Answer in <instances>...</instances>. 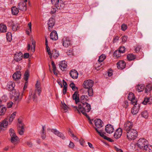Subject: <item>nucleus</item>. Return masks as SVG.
Here are the masks:
<instances>
[{
  "mask_svg": "<svg viewBox=\"0 0 152 152\" xmlns=\"http://www.w3.org/2000/svg\"><path fill=\"white\" fill-rule=\"evenodd\" d=\"M72 107L74 109L75 111H77L78 113H80V111L87 118H89V116L86 113L87 112H89L91 110L90 104L87 102H85L83 104H79L78 108L76 106H72Z\"/></svg>",
  "mask_w": 152,
  "mask_h": 152,
  "instance_id": "obj_1",
  "label": "nucleus"
},
{
  "mask_svg": "<svg viewBox=\"0 0 152 152\" xmlns=\"http://www.w3.org/2000/svg\"><path fill=\"white\" fill-rule=\"evenodd\" d=\"M94 82L91 80H88L85 81L83 84V86L84 88L87 89L88 96H92L93 95V90L92 87L93 85Z\"/></svg>",
  "mask_w": 152,
  "mask_h": 152,
  "instance_id": "obj_2",
  "label": "nucleus"
},
{
  "mask_svg": "<svg viewBox=\"0 0 152 152\" xmlns=\"http://www.w3.org/2000/svg\"><path fill=\"white\" fill-rule=\"evenodd\" d=\"M126 135L127 138L129 140H134L137 138L138 133L136 130L134 129L127 131Z\"/></svg>",
  "mask_w": 152,
  "mask_h": 152,
  "instance_id": "obj_3",
  "label": "nucleus"
},
{
  "mask_svg": "<svg viewBox=\"0 0 152 152\" xmlns=\"http://www.w3.org/2000/svg\"><path fill=\"white\" fill-rule=\"evenodd\" d=\"M9 133L11 137V142L14 145L17 144L19 141L20 140L16 135L14 130L12 129L9 130Z\"/></svg>",
  "mask_w": 152,
  "mask_h": 152,
  "instance_id": "obj_4",
  "label": "nucleus"
},
{
  "mask_svg": "<svg viewBox=\"0 0 152 152\" xmlns=\"http://www.w3.org/2000/svg\"><path fill=\"white\" fill-rule=\"evenodd\" d=\"M148 141L145 138H140L137 143L139 148L144 151L148 145Z\"/></svg>",
  "mask_w": 152,
  "mask_h": 152,
  "instance_id": "obj_5",
  "label": "nucleus"
},
{
  "mask_svg": "<svg viewBox=\"0 0 152 152\" xmlns=\"http://www.w3.org/2000/svg\"><path fill=\"white\" fill-rule=\"evenodd\" d=\"M94 122L95 127L94 128L96 132L98 133V132L101 133H103V132H102L101 130L99 131L98 129L100 128L103 126L102 121L100 119H96L94 120Z\"/></svg>",
  "mask_w": 152,
  "mask_h": 152,
  "instance_id": "obj_6",
  "label": "nucleus"
},
{
  "mask_svg": "<svg viewBox=\"0 0 152 152\" xmlns=\"http://www.w3.org/2000/svg\"><path fill=\"white\" fill-rule=\"evenodd\" d=\"M52 3L54 4L57 9L62 8L64 6V4L61 2H59V0H51Z\"/></svg>",
  "mask_w": 152,
  "mask_h": 152,
  "instance_id": "obj_7",
  "label": "nucleus"
},
{
  "mask_svg": "<svg viewBox=\"0 0 152 152\" xmlns=\"http://www.w3.org/2000/svg\"><path fill=\"white\" fill-rule=\"evenodd\" d=\"M63 46L66 48H67L71 45V41L68 37H64L61 40Z\"/></svg>",
  "mask_w": 152,
  "mask_h": 152,
  "instance_id": "obj_8",
  "label": "nucleus"
},
{
  "mask_svg": "<svg viewBox=\"0 0 152 152\" xmlns=\"http://www.w3.org/2000/svg\"><path fill=\"white\" fill-rule=\"evenodd\" d=\"M132 122L129 121H127L125 123L124 125V128L126 131L134 129H132L133 127Z\"/></svg>",
  "mask_w": 152,
  "mask_h": 152,
  "instance_id": "obj_9",
  "label": "nucleus"
},
{
  "mask_svg": "<svg viewBox=\"0 0 152 152\" xmlns=\"http://www.w3.org/2000/svg\"><path fill=\"white\" fill-rule=\"evenodd\" d=\"M12 95L14 97V100L16 102L18 103L21 100L22 97L21 96H20V93L18 91H15L13 93Z\"/></svg>",
  "mask_w": 152,
  "mask_h": 152,
  "instance_id": "obj_10",
  "label": "nucleus"
},
{
  "mask_svg": "<svg viewBox=\"0 0 152 152\" xmlns=\"http://www.w3.org/2000/svg\"><path fill=\"white\" fill-rule=\"evenodd\" d=\"M122 129L121 128H118L115 130L114 134V137L116 139L119 138L122 135Z\"/></svg>",
  "mask_w": 152,
  "mask_h": 152,
  "instance_id": "obj_11",
  "label": "nucleus"
},
{
  "mask_svg": "<svg viewBox=\"0 0 152 152\" xmlns=\"http://www.w3.org/2000/svg\"><path fill=\"white\" fill-rule=\"evenodd\" d=\"M51 131L55 134L57 135L62 139L63 140L65 139V137L63 134L62 133L59 132V131L57 130L56 129H51Z\"/></svg>",
  "mask_w": 152,
  "mask_h": 152,
  "instance_id": "obj_12",
  "label": "nucleus"
},
{
  "mask_svg": "<svg viewBox=\"0 0 152 152\" xmlns=\"http://www.w3.org/2000/svg\"><path fill=\"white\" fill-rule=\"evenodd\" d=\"M18 8L20 10L22 11L26 10L27 9L26 3L24 1L20 2L18 5Z\"/></svg>",
  "mask_w": 152,
  "mask_h": 152,
  "instance_id": "obj_13",
  "label": "nucleus"
},
{
  "mask_svg": "<svg viewBox=\"0 0 152 152\" xmlns=\"http://www.w3.org/2000/svg\"><path fill=\"white\" fill-rule=\"evenodd\" d=\"M35 87L36 89L35 91H37L38 95H40L42 91V88L41 87V83L39 81L37 80L35 84Z\"/></svg>",
  "mask_w": 152,
  "mask_h": 152,
  "instance_id": "obj_14",
  "label": "nucleus"
},
{
  "mask_svg": "<svg viewBox=\"0 0 152 152\" xmlns=\"http://www.w3.org/2000/svg\"><path fill=\"white\" fill-rule=\"evenodd\" d=\"M113 126L110 124L107 125L105 126V130L106 132L109 134L112 133L114 131Z\"/></svg>",
  "mask_w": 152,
  "mask_h": 152,
  "instance_id": "obj_15",
  "label": "nucleus"
},
{
  "mask_svg": "<svg viewBox=\"0 0 152 152\" xmlns=\"http://www.w3.org/2000/svg\"><path fill=\"white\" fill-rule=\"evenodd\" d=\"M55 24V20L53 18L49 19L48 22V29L50 31H51L52 28Z\"/></svg>",
  "mask_w": 152,
  "mask_h": 152,
  "instance_id": "obj_16",
  "label": "nucleus"
},
{
  "mask_svg": "<svg viewBox=\"0 0 152 152\" xmlns=\"http://www.w3.org/2000/svg\"><path fill=\"white\" fill-rule=\"evenodd\" d=\"M23 54L20 52L16 53L15 55V60L17 62H18L22 59Z\"/></svg>",
  "mask_w": 152,
  "mask_h": 152,
  "instance_id": "obj_17",
  "label": "nucleus"
},
{
  "mask_svg": "<svg viewBox=\"0 0 152 152\" xmlns=\"http://www.w3.org/2000/svg\"><path fill=\"white\" fill-rule=\"evenodd\" d=\"M32 45L31 46L29 44H28L27 50H29L30 49L32 52H34L35 50V48L36 46V42L33 39L32 40Z\"/></svg>",
  "mask_w": 152,
  "mask_h": 152,
  "instance_id": "obj_18",
  "label": "nucleus"
},
{
  "mask_svg": "<svg viewBox=\"0 0 152 152\" xmlns=\"http://www.w3.org/2000/svg\"><path fill=\"white\" fill-rule=\"evenodd\" d=\"M8 118H6L0 122V128L2 129V128H4L7 127L8 124Z\"/></svg>",
  "mask_w": 152,
  "mask_h": 152,
  "instance_id": "obj_19",
  "label": "nucleus"
},
{
  "mask_svg": "<svg viewBox=\"0 0 152 152\" xmlns=\"http://www.w3.org/2000/svg\"><path fill=\"white\" fill-rule=\"evenodd\" d=\"M50 57L51 58L52 56L55 58H56L59 56L58 51L56 49L53 50L51 52V54L49 55Z\"/></svg>",
  "mask_w": 152,
  "mask_h": 152,
  "instance_id": "obj_20",
  "label": "nucleus"
},
{
  "mask_svg": "<svg viewBox=\"0 0 152 152\" xmlns=\"http://www.w3.org/2000/svg\"><path fill=\"white\" fill-rule=\"evenodd\" d=\"M78 93V92L75 91L72 96L73 99L75 100L76 104H77V103L80 101V99L79 97V94Z\"/></svg>",
  "mask_w": 152,
  "mask_h": 152,
  "instance_id": "obj_21",
  "label": "nucleus"
},
{
  "mask_svg": "<svg viewBox=\"0 0 152 152\" xmlns=\"http://www.w3.org/2000/svg\"><path fill=\"white\" fill-rule=\"evenodd\" d=\"M15 86V83L12 81L9 82L7 85V89L9 91L13 90Z\"/></svg>",
  "mask_w": 152,
  "mask_h": 152,
  "instance_id": "obj_22",
  "label": "nucleus"
},
{
  "mask_svg": "<svg viewBox=\"0 0 152 152\" xmlns=\"http://www.w3.org/2000/svg\"><path fill=\"white\" fill-rule=\"evenodd\" d=\"M126 66L125 62L123 61H120L117 63V67L118 69H123Z\"/></svg>",
  "mask_w": 152,
  "mask_h": 152,
  "instance_id": "obj_23",
  "label": "nucleus"
},
{
  "mask_svg": "<svg viewBox=\"0 0 152 152\" xmlns=\"http://www.w3.org/2000/svg\"><path fill=\"white\" fill-rule=\"evenodd\" d=\"M50 38L54 40H56L58 39V34L56 31H53L50 34Z\"/></svg>",
  "mask_w": 152,
  "mask_h": 152,
  "instance_id": "obj_24",
  "label": "nucleus"
},
{
  "mask_svg": "<svg viewBox=\"0 0 152 152\" xmlns=\"http://www.w3.org/2000/svg\"><path fill=\"white\" fill-rule=\"evenodd\" d=\"M142 103L144 105H146L147 104H151L152 103V97L145 98Z\"/></svg>",
  "mask_w": 152,
  "mask_h": 152,
  "instance_id": "obj_25",
  "label": "nucleus"
},
{
  "mask_svg": "<svg viewBox=\"0 0 152 152\" xmlns=\"http://www.w3.org/2000/svg\"><path fill=\"white\" fill-rule=\"evenodd\" d=\"M60 69L64 71L66 69L67 65L65 61H62L59 63V64Z\"/></svg>",
  "mask_w": 152,
  "mask_h": 152,
  "instance_id": "obj_26",
  "label": "nucleus"
},
{
  "mask_svg": "<svg viewBox=\"0 0 152 152\" xmlns=\"http://www.w3.org/2000/svg\"><path fill=\"white\" fill-rule=\"evenodd\" d=\"M144 88L145 86L142 84H138L136 86V90L138 92L143 91Z\"/></svg>",
  "mask_w": 152,
  "mask_h": 152,
  "instance_id": "obj_27",
  "label": "nucleus"
},
{
  "mask_svg": "<svg viewBox=\"0 0 152 152\" xmlns=\"http://www.w3.org/2000/svg\"><path fill=\"white\" fill-rule=\"evenodd\" d=\"M88 100V96L87 95H82L80 97V101L82 104L86 102Z\"/></svg>",
  "mask_w": 152,
  "mask_h": 152,
  "instance_id": "obj_28",
  "label": "nucleus"
},
{
  "mask_svg": "<svg viewBox=\"0 0 152 152\" xmlns=\"http://www.w3.org/2000/svg\"><path fill=\"white\" fill-rule=\"evenodd\" d=\"M98 132V134H99L101 137H102L104 139H106V140H108L110 142H113V140L112 139H111V138H110L109 137H107V136L104 135V134H105L104 132H103V133H101L99 132Z\"/></svg>",
  "mask_w": 152,
  "mask_h": 152,
  "instance_id": "obj_29",
  "label": "nucleus"
},
{
  "mask_svg": "<svg viewBox=\"0 0 152 152\" xmlns=\"http://www.w3.org/2000/svg\"><path fill=\"white\" fill-rule=\"evenodd\" d=\"M37 92V91H34L32 92L31 95H29V97H31L33 99V101L35 102H36L37 101V96L36 95Z\"/></svg>",
  "mask_w": 152,
  "mask_h": 152,
  "instance_id": "obj_30",
  "label": "nucleus"
},
{
  "mask_svg": "<svg viewBox=\"0 0 152 152\" xmlns=\"http://www.w3.org/2000/svg\"><path fill=\"white\" fill-rule=\"evenodd\" d=\"M152 89V86L151 84H148L147 85L145 88V92L146 93H149Z\"/></svg>",
  "mask_w": 152,
  "mask_h": 152,
  "instance_id": "obj_31",
  "label": "nucleus"
},
{
  "mask_svg": "<svg viewBox=\"0 0 152 152\" xmlns=\"http://www.w3.org/2000/svg\"><path fill=\"white\" fill-rule=\"evenodd\" d=\"M45 128V126H42L41 137L43 140H44L46 138V131Z\"/></svg>",
  "mask_w": 152,
  "mask_h": 152,
  "instance_id": "obj_32",
  "label": "nucleus"
},
{
  "mask_svg": "<svg viewBox=\"0 0 152 152\" xmlns=\"http://www.w3.org/2000/svg\"><path fill=\"white\" fill-rule=\"evenodd\" d=\"M7 27L6 25L1 24L0 25V31L1 32H5L7 31Z\"/></svg>",
  "mask_w": 152,
  "mask_h": 152,
  "instance_id": "obj_33",
  "label": "nucleus"
},
{
  "mask_svg": "<svg viewBox=\"0 0 152 152\" xmlns=\"http://www.w3.org/2000/svg\"><path fill=\"white\" fill-rule=\"evenodd\" d=\"M6 108L3 105L0 106V115H4L6 111Z\"/></svg>",
  "mask_w": 152,
  "mask_h": 152,
  "instance_id": "obj_34",
  "label": "nucleus"
},
{
  "mask_svg": "<svg viewBox=\"0 0 152 152\" xmlns=\"http://www.w3.org/2000/svg\"><path fill=\"white\" fill-rule=\"evenodd\" d=\"M70 76H78V73L76 70L73 69L70 71Z\"/></svg>",
  "mask_w": 152,
  "mask_h": 152,
  "instance_id": "obj_35",
  "label": "nucleus"
},
{
  "mask_svg": "<svg viewBox=\"0 0 152 152\" xmlns=\"http://www.w3.org/2000/svg\"><path fill=\"white\" fill-rule=\"evenodd\" d=\"M139 111L138 108H137V106H134L131 110V112L133 115L137 114Z\"/></svg>",
  "mask_w": 152,
  "mask_h": 152,
  "instance_id": "obj_36",
  "label": "nucleus"
},
{
  "mask_svg": "<svg viewBox=\"0 0 152 152\" xmlns=\"http://www.w3.org/2000/svg\"><path fill=\"white\" fill-rule=\"evenodd\" d=\"M12 14L16 15L19 12L18 9L15 7H13L12 8Z\"/></svg>",
  "mask_w": 152,
  "mask_h": 152,
  "instance_id": "obj_37",
  "label": "nucleus"
},
{
  "mask_svg": "<svg viewBox=\"0 0 152 152\" xmlns=\"http://www.w3.org/2000/svg\"><path fill=\"white\" fill-rule=\"evenodd\" d=\"M135 58V56L132 54H129L127 56V58L129 61L134 60Z\"/></svg>",
  "mask_w": 152,
  "mask_h": 152,
  "instance_id": "obj_38",
  "label": "nucleus"
},
{
  "mask_svg": "<svg viewBox=\"0 0 152 152\" xmlns=\"http://www.w3.org/2000/svg\"><path fill=\"white\" fill-rule=\"evenodd\" d=\"M144 151L145 152H152V145H148Z\"/></svg>",
  "mask_w": 152,
  "mask_h": 152,
  "instance_id": "obj_39",
  "label": "nucleus"
},
{
  "mask_svg": "<svg viewBox=\"0 0 152 152\" xmlns=\"http://www.w3.org/2000/svg\"><path fill=\"white\" fill-rule=\"evenodd\" d=\"M121 53L118 50H116L114 53V56L118 58L121 56Z\"/></svg>",
  "mask_w": 152,
  "mask_h": 152,
  "instance_id": "obj_40",
  "label": "nucleus"
},
{
  "mask_svg": "<svg viewBox=\"0 0 152 152\" xmlns=\"http://www.w3.org/2000/svg\"><path fill=\"white\" fill-rule=\"evenodd\" d=\"M69 134L76 141H78L79 140V139L77 137L75 136L70 130H69Z\"/></svg>",
  "mask_w": 152,
  "mask_h": 152,
  "instance_id": "obj_41",
  "label": "nucleus"
},
{
  "mask_svg": "<svg viewBox=\"0 0 152 152\" xmlns=\"http://www.w3.org/2000/svg\"><path fill=\"white\" fill-rule=\"evenodd\" d=\"M106 58V56L104 54H102L99 57L98 60V61L99 62H101L103 61Z\"/></svg>",
  "mask_w": 152,
  "mask_h": 152,
  "instance_id": "obj_42",
  "label": "nucleus"
},
{
  "mask_svg": "<svg viewBox=\"0 0 152 152\" xmlns=\"http://www.w3.org/2000/svg\"><path fill=\"white\" fill-rule=\"evenodd\" d=\"M141 115L142 117L145 118H147L148 116V113L146 110H145L142 112L141 113Z\"/></svg>",
  "mask_w": 152,
  "mask_h": 152,
  "instance_id": "obj_43",
  "label": "nucleus"
},
{
  "mask_svg": "<svg viewBox=\"0 0 152 152\" xmlns=\"http://www.w3.org/2000/svg\"><path fill=\"white\" fill-rule=\"evenodd\" d=\"M135 97L134 94L132 92H130L129 94L128 99L129 100H131Z\"/></svg>",
  "mask_w": 152,
  "mask_h": 152,
  "instance_id": "obj_44",
  "label": "nucleus"
},
{
  "mask_svg": "<svg viewBox=\"0 0 152 152\" xmlns=\"http://www.w3.org/2000/svg\"><path fill=\"white\" fill-rule=\"evenodd\" d=\"M103 66L102 64H100V62H99L95 66V69L97 70H99Z\"/></svg>",
  "mask_w": 152,
  "mask_h": 152,
  "instance_id": "obj_45",
  "label": "nucleus"
},
{
  "mask_svg": "<svg viewBox=\"0 0 152 152\" xmlns=\"http://www.w3.org/2000/svg\"><path fill=\"white\" fill-rule=\"evenodd\" d=\"M61 103L62 104V109L64 110V112H67V106L65 103H63L62 102H61Z\"/></svg>",
  "mask_w": 152,
  "mask_h": 152,
  "instance_id": "obj_46",
  "label": "nucleus"
},
{
  "mask_svg": "<svg viewBox=\"0 0 152 152\" xmlns=\"http://www.w3.org/2000/svg\"><path fill=\"white\" fill-rule=\"evenodd\" d=\"M19 28V25L18 24H16L12 26V29L14 31H16Z\"/></svg>",
  "mask_w": 152,
  "mask_h": 152,
  "instance_id": "obj_47",
  "label": "nucleus"
},
{
  "mask_svg": "<svg viewBox=\"0 0 152 152\" xmlns=\"http://www.w3.org/2000/svg\"><path fill=\"white\" fill-rule=\"evenodd\" d=\"M6 36L7 40L10 42L12 39V35L10 33H7L6 34Z\"/></svg>",
  "mask_w": 152,
  "mask_h": 152,
  "instance_id": "obj_48",
  "label": "nucleus"
},
{
  "mask_svg": "<svg viewBox=\"0 0 152 152\" xmlns=\"http://www.w3.org/2000/svg\"><path fill=\"white\" fill-rule=\"evenodd\" d=\"M131 103L134 105V106H137V99H135V98H133V99H132L131 100Z\"/></svg>",
  "mask_w": 152,
  "mask_h": 152,
  "instance_id": "obj_49",
  "label": "nucleus"
},
{
  "mask_svg": "<svg viewBox=\"0 0 152 152\" xmlns=\"http://www.w3.org/2000/svg\"><path fill=\"white\" fill-rule=\"evenodd\" d=\"M128 102L127 101H124L122 105L124 108H126L128 106Z\"/></svg>",
  "mask_w": 152,
  "mask_h": 152,
  "instance_id": "obj_50",
  "label": "nucleus"
},
{
  "mask_svg": "<svg viewBox=\"0 0 152 152\" xmlns=\"http://www.w3.org/2000/svg\"><path fill=\"white\" fill-rule=\"evenodd\" d=\"M121 29L123 31H125L127 28V25L125 24H122L121 26Z\"/></svg>",
  "mask_w": 152,
  "mask_h": 152,
  "instance_id": "obj_51",
  "label": "nucleus"
},
{
  "mask_svg": "<svg viewBox=\"0 0 152 152\" xmlns=\"http://www.w3.org/2000/svg\"><path fill=\"white\" fill-rule=\"evenodd\" d=\"M125 48L124 46H121L119 48L118 50L121 53H124L125 52Z\"/></svg>",
  "mask_w": 152,
  "mask_h": 152,
  "instance_id": "obj_52",
  "label": "nucleus"
},
{
  "mask_svg": "<svg viewBox=\"0 0 152 152\" xmlns=\"http://www.w3.org/2000/svg\"><path fill=\"white\" fill-rule=\"evenodd\" d=\"M18 126V127H19V129H22L23 128H24L23 124L22 123V121H20L19 122Z\"/></svg>",
  "mask_w": 152,
  "mask_h": 152,
  "instance_id": "obj_53",
  "label": "nucleus"
},
{
  "mask_svg": "<svg viewBox=\"0 0 152 152\" xmlns=\"http://www.w3.org/2000/svg\"><path fill=\"white\" fill-rule=\"evenodd\" d=\"M28 85V82H26L25 83L24 87H23V90L22 93V95H23V94L24 93V91L27 88Z\"/></svg>",
  "mask_w": 152,
  "mask_h": 152,
  "instance_id": "obj_54",
  "label": "nucleus"
},
{
  "mask_svg": "<svg viewBox=\"0 0 152 152\" xmlns=\"http://www.w3.org/2000/svg\"><path fill=\"white\" fill-rule=\"evenodd\" d=\"M24 130V128L22 129H18L19 134L20 135H22L23 134Z\"/></svg>",
  "mask_w": 152,
  "mask_h": 152,
  "instance_id": "obj_55",
  "label": "nucleus"
},
{
  "mask_svg": "<svg viewBox=\"0 0 152 152\" xmlns=\"http://www.w3.org/2000/svg\"><path fill=\"white\" fill-rule=\"evenodd\" d=\"M21 72L19 71H17L13 74L12 76H21Z\"/></svg>",
  "mask_w": 152,
  "mask_h": 152,
  "instance_id": "obj_56",
  "label": "nucleus"
},
{
  "mask_svg": "<svg viewBox=\"0 0 152 152\" xmlns=\"http://www.w3.org/2000/svg\"><path fill=\"white\" fill-rule=\"evenodd\" d=\"M127 37L126 36H124L121 37L122 42H125L127 40Z\"/></svg>",
  "mask_w": 152,
  "mask_h": 152,
  "instance_id": "obj_57",
  "label": "nucleus"
},
{
  "mask_svg": "<svg viewBox=\"0 0 152 152\" xmlns=\"http://www.w3.org/2000/svg\"><path fill=\"white\" fill-rule=\"evenodd\" d=\"M75 146V145L73 142H71V141H70V143L68 145V147L69 148H74Z\"/></svg>",
  "mask_w": 152,
  "mask_h": 152,
  "instance_id": "obj_58",
  "label": "nucleus"
},
{
  "mask_svg": "<svg viewBox=\"0 0 152 152\" xmlns=\"http://www.w3.org/2000/svg\"><path fill=\"white\" fill-rule=\"evenodd\" d=\"M141 48V46L139 45H138L135 48V51L136 52H138L140 50Z\"/></svg>",
  "mask_w": 152,
  "mask_h": 152,
  "instance_id": "obj_59",
  "label": "nucleus"
},
{
  "mask_svg": "<svg viewBox=\"0 0 152 152\" xmlns=\"http://www.w3.org/2000/svg\"><path fill=\"white\" fill-rule=\"evenodd\" d=\"M108 74V76H111L113 74V70L111 69H109L107 72Z\"/></svg>",
  "mask_w": 152,
  "mask_h": 152,
  "instance_id": "obj_60",
  "label": "nucleus"
},
{
  "mask_svg": "<svg viewBox=\"0 0 152 152\" xmlns=\"http://www.w3.org/2000/svg\"><path fill=\"white\" fill-rule=\"evenodd\" d=\"M51 64H52V65L53 66V71H55L56 70V66L55 63L53 61H51Z\"/></svg>",
  "mask_w": 152,
  "mask_h": 152,
  "instance_id": "obj_61",
  "label": "nucleus"
},
{
  "mask_svg": "<svg viewBox=\"0 0 152 152\" xmlns=\"http://www.w3.org/2000/svg\"><path fill=\"white\" fill-rule=\"evenodd\" d=\"M56 8L57 9L55 6V7H53L51 9L50 12L52 14L55 13L56 10Z\"/></svg>",
  "mask_w": 152,
  "mask_h": 152,
  "instance_id": "obj_62",
  "label": "nucleus"
},
{
  "mask_svg": "<svg viewBox=\"0 0 152 152\" xmlns=\"http://www.w3.org/2000/svg\"><path fill=\"white\" fill-rule=\"evenodd\" d=\"M21 77H12L13 80L16 81H18L20 79Z\"/></svg>",
  "mask_w": 152,
  "mask_h": 152,
  "instance_id": "obj_63",
  "label": "nucleus"
},
{
  "mask_svg": "<svg viewBox=\"0 0 152 152\" xmlns=\"http://www.w3.org/2000/svg\"><path fill=\"white\" fill-rule=\"evenodd\" d=\"M13 104V103L11 102H9L7 104V107L8 108H10L12 107Z\"/></svg>",
  "mask_w": 152,
  "mask_h": 152,
  "instance_id": "obj_64",
  "label": "nucleus"
}]
</instances>
